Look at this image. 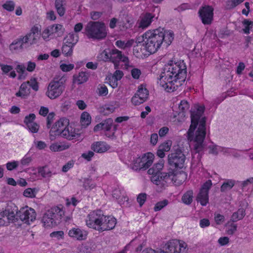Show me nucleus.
<instances>
[{"instance_id":"obj_58","label":"nucleus","mask_w":253,"mask_h":253,"mask_svg":"<svg viewBox=\"0 0 253 253\" xmlns=\"http://www.w3.org/2000/svg\"><path fill=\"white\" fill-rule=\"evenodd\" d=\"M199 225L201 228H204L210 225V221L208 218H203L200 220Z\"/></svg>"},{"instance_id":"obj_29","label":"nucleus","mask_w":253,"mask_h":253,"mask_svg":"<svg viewBox=\"0 0 253 253\" xmlns=\"http://www.w3.org/2000/svg\"><path fill=\"white\" fill-rule=\"evenodd\" d=\"M48 28L51 34H57L58 37H61L63 34L65 29L60 24L53 25L49 26Z\"/></svg>"},{"instance_id":"obj_2","label":"nucleus","mask_w":253,"mask_h":253,"mask_svg":"<svg viewBox=\"0 0 253 253\" xmlns=\"http://www.w3.org/2000/svg\"><path fill=\"white\" fill-rule=\"evenodd\" d=\"M164 71L165 75L160 76L158 83L168 92L176 90L185 81L187 68L183 61L174 63L170 61Z\"/></svg>"},{"instance_id":"obj_8","label":"nucleus","mask_w":253,"mask_h":253,"mask_svg":"<svg viewBox=\"0 0 253 253\" xmlns=\"http://www.w3.org/2000/svg\"><path fill=\"white\" fill-rule=\"evenodd\" d=\"M54 210L47 211L43 215L42 222L45 227H52L59 224L62 219V215L64 212L59 208Z\"/></svg>"},{"instance_id":"obj_23","label":"nucleus","mask_w":253,"mask_h":253,"mask_svg":"<svg viewBox=\"0 0 253 253\" xmlns=\"http://www.w3.org/2000/svg\"><path fill=\"white\" fill-rule=\"evenodd\" d=\"M110 148V146L103 141L94 142L91 145V150L98 153H104Z\"/></svg>"},{"instance_id":"obj_18","label":"nucleus","mask_w":253,"mask_h":253,"mask_svg":"<svg viewBox=\"0 0 253 253\" xmlns=\"http://www.w3.org/2000/svg\"><path fill=\"white\" fill-rule=\"evenodd\" d=\"M110 57H111L110 61L114 63L115 69L118 68L119 65L117 63L119 62L122 61L124 63H128L129 62L128 57L122 55V52L116 48L111 49Z\"/></svg>"},{"instance_id":"obj_26","label":"nucleus","mask_w":253,"mask_h":253,"mask_svg":"<svg viewBox=\"0 0 253 253\" xmlns=\"http://www.w3.org/2000/svg\"><path fill=\"white\" fill-rule=\"evenodd\" d=\"M29 83V82L23 83L20 86L19 91L16 93L15 95L23 98L29 95L30 93V88L28 87Z\"/></svg>"},{"instance_id":"obj_1","label":"nucleus","mask_w":253,"mask_h":253,"mask_svg":"<svg viewBox=\"0 0 253 253\" xmlns=\"http://www.w3.org/2000/svg\"><path fill=\"white\" fill-rule=\"evenodd\" d=\"M205 111L204 106H195L190 110L191 124L187 131L188 139L194 142V149L196 153L203 151L206 147L204 142L206 134V118L202 117Z\"/></svg>"},{"instance_id":"obj_16","label":"nucleus","mask_w":253,"mask_h":253,"mask_svg":"<svg viewBox=\"0 0 253 253\" xmlns=\"http://www.w3.org/2000/svg\"><path fill=\"white\" fill-rule=\"evenodd\" d=\"M165 248L168 253H183L185 252L186 246L180 243L177 240H172L165 245Z\"/></svg>"},{"instance_id":"obj_45","label":"nucleus","mask_w":253,"mask_h":253,"mask_svg":"<svg viewBox=\"0 0 253 253\" xmlns=\"http://www.w3.org/2000/svg\"><path fill=\"white\" fill-rule=\"evenodd\" d=\"M111 50L110 49H105L100 54L101 58L102 60L106 61H110V56L111 55Z\"/></svg>"},{"instance_id":"obj_64","label":"nucleus","mask_w":253,"mask_h":253,"mask_svg":"<svg viewBox=\"0 0 253 253\" xmlns=\"http://www.w3.org/2000/svg\"><path fill=\"white\" fill-rule=\"evenodd\" d=\"M237 224L233 223H231L230 224V228L227 230V233L229 235H233L235 231L237 230Z\"/></svg>"},{"instance_id":"obj_47","label":"nucleus","mask_w":253,"mask_h":253,"mask_svg":"<svg viewBox=\"0 0 253 253\" xmlns=\"http://www.w3.org/2000/svg\"><path fill=\"white\" fill-rule=\"evenodd\" d=\"M208 148L210 149V154H212L214 155H217L218 154V151H220L222 147L219 146L215 144H212L209 146Z\"/></svg>"},{"instance_id":"obj_35","label":"nucleus","mask_w":253,"mask_h":253,"mask_svg":"<svg viewBox=\"0 0 253 253\" xmlns=\"http://www.w3.org/2000/svg\"><path fill=\"white\" fill-rule=\"evenodd\" d=\"M235 181L232 179H227L222 184L220 191L222 192H226L230 190L235 185Z\"/></svg>"},{"instance_id":"obj_57","label":"nucleus","mask_w":253,"mask_h":253,"mask_svg":"<svg viewBox=\"0 0 253 253\" xmlns=\"http://www.w3.org/2000/svg\"><path fill=\"white\" fill-rule=\"evenodd\" d=\"M54 116H55V114L53 112H51L48 114V115L46 118V120H47L46 126L48 128H49L50 127L51 124L53 120Z\"/></svg>"},{"instance_id":"obj_61","label":"nucleus","mask_w":253,"mask_h":253,"mask_svg":"<svg viewBox=\"0 0 253 253\" xmlns=\"http://www.w3.org/2000/svg\"><path fill=\"white\" fill-rule=\"evenodd\" d=\"M31 161L32 158L31 157L28 156V154H26L21 160V164L23 166H28Z\"/></svg>"},{"instance_id":"obj_44","label":"nucleus","mask_w":253,"mask_h":253,"mask_svg":"<svg viewBox=\"0 0 253 253\" xmlns=\"http://www.w3.org/2000/svg\"><path fill=\"white\" fill-rule=\"evenodd\" d=\"M26 128L28 129L31 132L35 133L38 132L40 126L37 123L34 122L32 124L27 125Z\"/></svg>"},{"instance_id":"obj_60","label":"nucleus","mask_w":253,"mask_h":253,"mask_svg":"<svg viewBox=\"0 0 253 253\" xmlns=\"http://www.w3.org/2000/svg\"><path fill=\"white\" fill-rule=\"evenodd\" d=\"M131 74L133 79H138L141 74V71L137 68H134L131 70Z\"/></svg>"},{"instance_id":"obj_41","label":"nucleus","mask_w":253,"mask_h":253,"mask_svg":"<svg viewBox=\"0 0 253 253\" xmlns=\"http://www.w3.org/2000/svg\"><path fill=\"white\" fill-rule=\"evenodd\" d=\"M38 190L36 188H28L24 190L23 195L26 197L34 198L36 196V194Z\"/></svg>"},{"instance_id":"obj_21","label":"nucleus","mask_w":253,"mask_h":253,"mask_svg":"<svg viewBox=\"0 0 253 253\" xmlns=\"http://www.w3.org/2000/svg\"><path fill=\"white\" fill-rule=\"evenodd\" d=\"M69 236L77 240H84L87 238V232L79 228H73L68 232Z\"/></svg>"},{"instance_id":"obj_46","label":"nucleus","mask_w":253,"mask_h":253,"mask_svg":"<svg viewBox=\"0 0 253 253\" xmlns=\"http://www.w3.org/2000/svg\"><path fill=\"white\" fill-rule=\"evenodd\" d=\"M169 203L168 200H164L162 201L156 203L155 205L154 210L155 211H159L161 210L163 208L168 205Z\"/></svg>"},{"instance_id":"obj_33","label":"nucleus","mask_w":253,"mask_h":253,"mask_svg":"<svg viewBox=\"0 0 253 253\" xmlns=\"http://www.w3.org/2000/svg\"><path fill=\"white\" fill-rule=\"evenodd\" d=\"M193 198V191L192 190L187 191L182 197V202L187 205L191 204Z\"/></svg>"},{"instance_id":"obj_22","label":"nucleus","mask_w":253,"mask_h":253,"mask_svg":"<svg viewBox=\"0 0 253 253\" xmlns=\"http://www.w3.org/2000/svg\"><path fill=\"white\" fill-rule=\"evenodd\" d=\"M117 220L116 219L111 216H106V218L104 220L103 225L99 229H98V231L99 232H103L104 231L110 230L114 229L116 225Z\"/></svg>"},{"instance_id":"obj_50","label":"nucleus","mask_w":253,"mask_h":253,"mask_svg":"<svg viewBox=\"0 0 253 253\" xmlns=\"http://www.w3.org/2000/svg\"><path fill=\"white\" fill-rule=\"evenodd\" d=\"M64 233L63 231H57L52 232L50 234L52 238H55L57 240L62 239L64 238Z\"/></svg>"},{"instance_id":"obj_11","label":"nucleus","mask_w":253,"mask_h":253,"mask_svg":"<svg viewBox=\"0 0 253 253\" xmlns=\"http://www.w3.org/2000/svg\"><path fill=\"white\" fill-rule=\"evenodd\" d=\"M36 215L35 210L28 206L21 208L16 214L18 219L27 224L33 222L36 219Z\"/></svg>"},{"instance_id":"obj_34","label":"nucleus","mask_w":253,"mask_h":253,"mask_svg":"<svg viewBox=\"0 0 253 253\" xmlns=\"http://www.w3.org/2000/svg\"><path fill=\"white\" fill-rule=\"evenodd\" d=\"M115 109L114 105L113 104H105L102 107H100V112L104 115H108L110 113H113Z\"/></svg>"},{"instance_id":"obj_9","label":"nucleus","mask_w":253,"mask_h":253,"mask_svg":"<svg viewBox=\"0 0 253 253\" xmlns=\"http://www.w3.org/2000/svg\"><path fill=\"white\" fill-rule=\"evenodd\" d=\"M106 215L103 214L101 210H96L91 211L87 215L86 219V224L89 227L97 230L101 227L104 222Z\"/></svg>"},{"instance_id":"obj_38","label":"nucleus","mask_w":253,"mask_h":253,"mask_svg":"<svg viewBox=\"0 0 253 253\" xmlns=\"http://www.w3.org/2000/svg\"><path fill=\"white\" fill-rule=\"evenodd\" d=\"M65 39L72 43V46H75L79 41L78 36L74 33H69Z\"/></svg>"},{"instance_id":"obj_17","label":"nucleus","mask_w":253,"mask_h":253,"mask_svg":"<svg viewBox=\"0 0 253 253\" xmlns=\"http://www.w3.org/2000/svg\"><path fill=\"white\" fill-rule=\"evenodd\" d=\"M41 31L39 28L34 26L32 28L30 32L25 36L23 37L24 41L26 42L28 47L38 42V40L40 39Z\"/></svg>"},{"instance_id":"obj_48","label":"nucleus","mask_w":253,"mask_h":253,"mask_svg":"<svg viewBox=\"0 0 253 253\" xmlns=\"http://www.w3.org/2000/svg\"><path fill=\"white\" fill-rule=\"evenodd\" d=\"M189 108V104L188 101L183 100L181 101L180 104L179 105V109L184 113L187 111Z\"/></svg>"},{"instance_id":"obj_7","label":"nucleus","mask_w":253,"mask_h":253,"mask_svg":"<svg viewBox=\"0 0 253 253\" xmlns=\"http://www.w3.org/2000/svg\"><path fill=\"white\" fill-rule=\"evenodd\" d=\"M66 81L67 78L65 76H62L59 79L54 78L49 84L46 95L51 99L59 97L65 90Z\"/></svg>"},{"instance_id":"obj_43","label":"nucleus","mask_w":253,"mask_h":253,"mask_svg":"<svg viewBox=\"0 0 253 253\" xmlns=\"http://www.w3.org/2000/svg\"><path fill=\"white\" fill-rule=\"evenodd\" d=\"M73 47H70V45H63L62 52L65 56H71L73 54Z\"/></svg>"},{"instance_id":"obj_14","label":"nucleus","mask_w":253,"mask_h":253,"mask_svg":"<svg viewBox=\"0 0 253 253\" xmlns=\"http://www.w3.org/2000/svg\"><path fill=\"white\" fill-rule=\"evenodd\" d=\"M199 17L204 25H210L213 20V8L209 5L201 7L198 11Z\"/></svg>"},{"instance_id":"obj_4","label":"nucleus","mask_w":253,"mask_h":253,"mask_svg":"<svg viewBox=\"0 0 253 253\" xmlns=\"http://www.w3.org/2000/svg\"><path fill=\"white\" fill-rule=\"evenodd\" d=\"M144 35L152 38L161 45L164 43L166 47L169 46L174 39L173 31L171 30L167 31L161 27L148 30L144 33Z\"/></svg>"},{"instance_id":"obj_30","label":"nucleus","mask_w":253,"mask_h":253,"mask_svg":"<svg viewBox=\"0 0 253 253\" xmlns=\"http://www.w3.org/2000/svg\"><path fill=\"white\" fill-rule=\"evenodd\" d=\"M245 210L243 208H240L237 211L234 212L232 214L230 221L233 222H235L241 220L245 216Z\"/></svg>"},{"instance_id":"obj_39","label":"nucleus","mask_w":253,"mask_h":253,"mask_svg":"<svg viewBox=\"0 0 253 253\" xmlns=\"http://www.w3.org/2000/svg\"><path fill=\"white\" fill-rule=\"evenodd\" d=\"M243 24L245 26V28L243 29L244 32L246 34H249L250 29L253 26V22L248 19H245L243 21Z\"/></svg>"},{"instance_id":"obj_51","label":"nucleus","mask_w":253,"mask_h":253,"mask_svg":"<svg viewBox=\"0 0 253 253\" xmlns=\"http://www.w3.org/2000/svg\"><path fill=\"white\" fill-rule=\"evenodd\" d=\"M3 7L8 11H12L14 10L15 7L14 2L13 1H6L3 5Z\"/></svg>"},{"instance_id":"obj_19","label":"nucleus","mask_w":253,"mask_h":253,"mask_svg":"<svg viewBox=\"0 0 253 253\" xmlns=\"http://www.w3.org/2000/svg\"><path fill=\"white\" fill-rule=\"evenodd\" d=\"M145 43H143L142 44L145 46L146 51L150 54L156 53L162 46L159 43L156 42L155 41L150 37L145 36Z\"/></svg>"},{"instance_id":"obj_37","label":"nucleus","mask_w":253,"mask_h":253,"mask_svg":"<svg viewBox=\"0 0 253 253\" xmlns=\"http://www.w3.org/2000/svg\"><path fill=\"white\" fill-rule=\"evenodd\" d=\"M38 172L43 177H49L52 175L51 171L49 170L47 166H44L38 169Z\"/></svg>"},{"instance_id":"obj_63","label":"nucleus","mask_w":253,"mask_h":253,"mask_svg":"<svg viewBox=\"0 0 253 253\" xmlns=\"http://www.w3.org/2000/svg\"><path fill=\"white\" fill-rule=\"evenodd\" d=\"M131 101L132 103L135 105H138L144 101H142L141 99H139V97L137 94H135L131 98Z\"/></svg>"},{"instance_id":"obj_54","label":"nucleus","mask_w":253,"mask_h":253,"mask_svg":"<svg viewBox=\"0 0 253 253\" xmlns=\"http://www.w3.org/2000/svg\"><path fill=\"white\" fill-rule=\"evenodd\" d=\"M147 194L146 193H140L137 198V201L141 207L145 203L146 200Z\"/></svg>"},{"instance_id":"obj_28","label":"nucleus","mask_w":253,"mask_h":253,"mask_svg":"<svg viewBox=\"0 0 253 253\" xmlns=\"http://www.w3.org/2000/svg\"><path fill=\"white\" fill-rule=\"evenodd\" d=\"M65 0H55V6L56 11L60 16H62L65 12Z\"/></svg>"},{"instance_id":"obj_42","label":"nucleus","mask_w":253,"mask_h":253,"mask_svg":"<svg viewBox=\"0 0 253 253\" xmlns=\"http://www.w3.org/2000/svg\"><path fill=\"white\" fill-rule=\"evenodd\" d=\"M49 148L53 152L61 151L67 148L66 146L60 145L57 143L52 144Z\"/></svg>"},{"instance_id":"obj_6","label":"nucleus","mask_w":253,"mask_h":253,"mask_svg":"<svg viewBox=\"0 0 253 253\" xmlns=\"http://www.w3.org/2000/svg\"><path fill=\"white\" fill-rule=\"evenodd\" d=\"M186 157L181 149L177 147L171 151L168 156V164L170 166L169 169L174 171V175H176V171L178 169H182L184 166Z\"/></svg>"},{"instance_id":"obj_53","label":"nucleus","mask_w":253,"mask_h":253,"mask_svg":"<svg viewBox=\"0 0 253 253\" xmlns=\"http://www.w3.org/2000/svg\"><path fill=\"white\" fill-rule=\"evenodd\" d=\"M94 155V152L93 151H88L85 152L82 154V157L87 160V161H91L92 158Z\"/></svg>"},{"instance_id":"obj_3","label":"nucleus","mask_w":253,"mask_h":253,"mask_svg":"<svg viewBox=\"0 0 253 253\" xmlns=\"http://www.w3.org/2000/svg\"><path fill=\"white\" fill-rule=\"evenodd\" d=\"M164 165V160H160L148 170V173L152 175L151 181L161 189V191L166 189L168 186V180L174 174V171L171 169H169L168 172H161Z\"/></svg>"},{"instance_id":"obj_59","label":"nucleus","mask_w":253,"mask_h":253,"mask_svg":"<svg viewBox=\"0 0 253 253\" xmlns=\"http://www.w3.org/2000/svg\"><path fill=\"white\" fill-rule=\"evenodd\" d=\"M124 75L123 71L119 70H117L113 75L112 76L113 79H116L118 81L120 80Z\"/></svg>"},{"instance_id":"obj_40","label":"nucleus","mask_w":253,"mask_h":253,"mask_svg":"<svg viewBox=\"0 0 253 253\" xmlns=\"http://www.w3.org/2000/svg\"><path fill=\"white\" fill-rule=\"evenodd\" d=\"M220 152H222L225 154L227 153L231 155L235 158H238L240 156V154L238 152H237L236 150L234 149L222 147Z\"/></svg>"},{"instance_id":"obj_36","label":"nucleus","mask_w":253,"mask_h":253,"mask_svg":"<svg viewBox=\"0 0 253 253\" xmlns=\"http://www.w3.org/2000/svg\"><path fill=\"white\" fill-rule=\"evenodd\" d=\"M101 123L102 125V130H104L107 131L106 132H108V131L111 130L113 126V121L112 119H107Z\"/></svg>"},{"instance_id":"obj_12","label":"nucleus","mask_w":253,"mask_h":253,"mask_svg":"<svg viewBox=\"0 0 253 253\" xmlns=\"http://www.w3.org/2000/svg\"><path fill=\"white\" fill-rule=\"evenodd\" d=\"M212 185L211 180H208L201 186L196 197V201L202 206H206L209 203V191Z\"/></svg>"},{"instance_id":"obj_13","label":"nucleus","mask_w":253,"mask_h":253,"mask_svg":"<svg viewBox=\"0 0 253 253\" xmlns=\"http://www.w3.org/2000/svg\"><path fill=\"white\" fill-rule=\"evenodd\" d=\"M18 212V208L15 205L12 203H10L7 204L4 211L0 213V215L3 217H6L8 222L15 223L18 220L16 216Z\"/></svg>"},{"instance_id":"obj_15","label":"nucleus","mask_w":253,"mask_h":253,"mask_svg":"<svg viewBox=\"0 0 253 253\" xmlns=\"http://www.w3.org/2000/svg\"><path fill=\"white\" fill-rule=\"evenodd\" d=\"M69 120L66 118H61L57 121L50 130V136L62 135L61 132L64 130V128H67L69 126Z\"/></svg>"},{"instance_id":"obj_62","label":"nucleus","mask_w":253,"mask_h":253,"mask_svg":"<svg viewBox=\"0 0 253 253\" xmlns=\"http://www.w3.org/2000/svg\"><path fill=\"white\" fill-rule=\"evenodd\" d=\"M29 82V85L32 88V89L36 91H38L39 89V85L36 79L35 78L31 79Z\"/></svg>"},{"instance_id":"obj_55","label":"nucleus","mask_w":253,"mask_h":253,"mask_svg":"<svg viewBox=\"0 0 253 253\" xmlns=\"http://www.w3.org/2000/svg\"><path fill=\"white\" fill-rule=\"evenodd\" d=\"M98 94L99 96H104L107 95L108 93V88L105 85H101L100 87H98Z\"/></svg>"},{"instance_id":"obj_56","label":"nucleus","mask_w":253,"mask_h":253,"mask_svg":"<svg viewBox=\"0 0 253 253\" xmlns=\"http://www.w3.org/2000/svg\"><path fill=\"white\" fill-rule=\"evenodd\" d=\"M61 69L64 72H69L74 68V65L72 64H62L60 65Z\"/></svg>"},{"instance_id":"obj_5","label":"nucleus","mask_w":253,"mask_h":253,"mask_svg":"<svg viewBox=\"0 0 253 253\" xmlns=\"http://www.w3.org/2000/svg\"><path fill=\"white\" fill-rule=\"evenodd\" d=\"M85 31L88 38L97 40L105 39L107 34L105 24L98 21L88 22L85 26Z\"/></svg>"},{"instance_id":"obj_27","label":"nucleus","mask_w":253,"mask_h":253,"mask_svg":"<svg viewBox=\"0 0 253 253\" xmlns=\"http://www.w3.org/2000/svg\"><path fill=\"white\" fill-rule=\"evenodd\" d=\"M61 132L62 133V137L69 140L78 138L80 135L79 133H76L75 130H73V128L71 126H69L67 128H64V130Z\"/></svg>"},{"instance_id":"obj_31","label":"nucleus","mask_w":253,"mask_h":253,"mask_svg":"<svg viewBox=\"0 0 253 253\" xmlns=\"http://www.w3.org/2000/svg\"><path fill=\"white\" fill-rule=\"evenodd\" d=\"M135 94H137L142 101L145 102L148 98L149 91L145 87H143L142 85H141L138 87L137 92Z\"/></svg>"},{"instance_id":"obj_25","label":"nucleus","mask_w":253,"mask_h":253,"mask_svg":"<svg viewBox=\"0 0 253 253\" xmlns=\"http://www.w3.org/2000/svg\"><path fill=\"white\" fill-rule=\"evenodd\" d=\"M90 76L89 72L87 71H81L78 74L73 76V83H77L78 84H81L86 82Z\"/></svg>"},{"instance_id":"obj_52","label":"nucleus","mask_w":253,"mask_h":253,"mask_svg":"<svg viewBox=\"0 0 253 253\" xmlns=\"http://www.w3.org/2000/svg\"><path fill=\"white\" fill-rule=\"evenodd\" d=\"M171 145V142L170 141H168L161 144L159 147L161 148L164 152H168Z\"/></svg>"},{"instance_id":"obj_20","label":"nucleus","mask_w":253,"mask_h":253,"mask_svg":"<svg viewBox=\"0 0 253 253\" xmlns=\"http://www.w3.org/2000/svg\"><path fill=\"white\" fill-rule=\"evenodd\" d=\"M155 15L149 12L143 13L141 14L138 21V27L145 29L149 26L153 20Z\"/></svg>"},{"instance_id":"obj_24","label":"nucleus","mask_w":253,"mask_h":253,"mask_svg":"<svg viewBox=\"0 0 253 253\" xmlns=\"http://www.w3.org/2000/svg\"><path fill=\"white\" fill-rule=\"evenodd\" d=\"M26 42L24 41L23 37H20L19 38L15 40L10 44L9 48L10 50H22L24 48L28 47Z\"/></svg>"},{"instance_id":"obj_10","label":"nucleus","mask_w":253,"mask_h":253,"mask_svg":"<svg viewBox=\"0 0 253 253\" xmlns=\"http://www.w3.org/2000/svg\"><path fill=\"white\" fill-rule=\"evenodd\" d=\"M154 157V155L150 152L144 154L142 157L136 158L133 164L130 166V168L135 171L145 170L152 164Z\"/></svg>"},{"instance_id":"obj_32","label":"nucleus","mask_w":253,"mask_h":253,"mask_svg":"<svg viewBox=\"0 0 253 253\" xmlns=\"http://www.w3.org/2000/svg\"><path fill=\"white\" fill-rule=\"evenodd\" d=\"M91 116L89 114L86 112H83L81 116V123L82 126L86 127L91 123Z\"/></svg>"},{"instance_id":"obj_49","label":"nucleus","mask_w":253,"mask_h":253,"mask_svg":"<svg viewBox=\"0 0 253 253\" xmlns=\"http://www.w3.org/2000/svg\"><path fill=\"white\" fill-rule=\"evenodd\" d=\"M36 119V115L34 113H31L29 115L25 116L24 120V123L26 126L34 123Z\"/></svg>"}]
</instances>
